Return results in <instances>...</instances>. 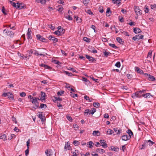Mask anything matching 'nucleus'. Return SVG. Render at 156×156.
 Instances as JSON below:
<instances>
[{"mask_svg":"<svg viewBox=\"0 0 156 156\" xmlns=\"http://www.w3.org/2000/svg\"><path fill=\"white\" fill-rule=\"evenodd\" d=\"M2 96L4 97H8V99L10 100H13V96L12 93L8 92L6 93H3L2 94Z\"/></svg>","mask_w":156,"mask_h":156,"instance_id":"obj_1","label":"nucleus"},{"mask_svg":"<svg viewBox=\"0 0 156 156\" xmlns=\"http://www.w3.org/2000/svg\"><path fill=\"white\" fill-rule=\"evenodd\" d=\"M143 94L141 93V91H137L135 92L134 94H133L132 97L134 98H140L143 97Z\"/></svg>","mask_w":156,"mask_h":156,"instance_id":"obj_2","label":"nucleus"},{"mask_svg":"<svg viewBox=\"0 0 156 156\" xmlns=\"http://www.w3.org/2000/svg\"><path fill=\"white\" fill-rule=\"evenodd\" d=\"M144 76L149 81H154L155 80L154 77L149 74L145 73Z\"/></svg>","mask_w":156,"mask_h":156,"instance_id":"obj_3","label":"nucleus"},{"mask_svg":"<svg viewBox=\"0 0 156 156\" xmlns=\"http://www.w3.org/2000/svg\"><path fill=\"white\" fill-rule=\"evenodd\" d=\"M134 11L137 15H141L142 14V11L140 9L138 6H135L134 7Z\"/></svg>","mask_w":156,"mask_h":156,"instance_id":"obj_4","label":"nucleus"},{"mask_svg":"<svg viewBox=\"0 0 156 156\" xmlns=\"http://www.w3.org/2000/svg\"><path fill=\"white\" fill-rule=\"evenodd\" d=\"M17 9H23L25 8L26 7V5L23 3H16Z\"/></svg>","mask_w":156,"mask_h":156,"instance_id":"obj_5","label":"nucleus"},{"mask_svg":"<svg viewBox=\"0 0 156 156\" xmlns=\"http://www.w3.org/2000/svg\"><path fill=\"white\" fill-rule=\"evenodd\" d=\"M31 101L33 105H35L37 108L39 107V102L38 100H37V98L34 97L33 99Z\"/></svg>","mask_w":156,"mask_h":156,"instance_id":"obj_6","label":"nucleus"},{"mask_svg":"<svg viewBox=\"0 0 156 156\" xmlns=\"http://www.w3.org/2000/svg\"><path fill=\"white\" fill-rule=\"evenodd\" d=\"M88 50L89 51L94 54L98 52L95 49V48L91 46L88 47Z\"/></svg>","mask_w":156,"mask_h":156,"instance_id":"obj_7","label":"nucleus"},{"mask_svg":"<svg viewBox=\"0 0 156 156\" xmlns=\"http://www.w3.org/2000/svg\"><path fill=\"white\" fill-rule=\"evenodd\" d=\"M48 38L49 40L52 41L53 43H56L58 41V39L57 38L51 35H49Z\"/></svg>","mask_w":156,"mask_h":156,"instance_id":"obj_8","label":"nucleus"},{"mask_svg":"<svg viewBox=\"0 0 156 156\" xmlns=\"http://www.w3.org/2000/svg\"><path fill=\"white\" fill-rule=\"evenodd\" d=\"M37 38V40L42 42H45V40H46V39L44 38L42 36H41L40 34H38L36 35Z\"/></svg>","mask_w":156,"mask_h":156,"instance_id":"obj_9","label":"nucleus"},{"mask_svg":"<svg viewBox=\"0 0 156 156\" xmlns=\"http://www.w3.org/2000/svg\"><path fill=\"white\" fill-rule=\"evenodd\" d=\"M100 143L101 144L102 146L104 148H106L108 147L107 144L106 143V141L104 140H99Z\"/></svg>","mask_w":156,"mask_h":156,"instance_id":"obj_10","label":"nucleus"},{"mask_svg":"<svg viewBox=\"0 0 156 156\" xmlns=\"http://www.w3.org/2000/svg\"><path fill=\"white\" fill-rule=\"evenodd\" d=\"M45 152L47 156H51L53 154L52 150L51 149H47Z\"/></svg>","mask_w":156,"mask_h":156,"instance_id":"obj_11","label":"nucleus"},{"mask_svg":"<svg viewBox=\"0 0 156 156\" xmlns=\"http://www.w3.org/2000/svg\"><path fill=\"white\" fill-rule=\"evenodd\" d=\"M31 30L30 29V28H28L27 32V39L29 40H31L32 39V37L31 34Z\"/></svg>","mask_w":156,"mask_h":156,"instance_id":"obj_12","label":"nucleus"},{"mask_svg":"<svg viewBox=\"0 0 156 156\" xmlns=\"http://www.w3.org/2000/svg\"><path fill=\"white\" fill-rule=\"evenodd\" d=\"M86 57L87 58L90 62H93L94 61H96V60L93 57L87 55H85Z\"/></svg>","mask_w":156,"mask_h":156,"instance_id":"obj_13","label":"nucleus"},{"mask_svg":"<svg viewBox=\"0 0 156 156\" xmlns=\"http://www.w3.org/2000/svg\"><path fill=\"white\" fill-rule=\"evenodd\" d=\"M135 70L137 72V73H140L141 74H143L144 75V74L145 73H144L143 70L140 69L139 67H136L135 68Z\"/></svg>","mask_w":156,"mask_h":156,"instance_id":"obj_14","label":"nucleus"},{"mask_svg":"<svg viewBox=\"0 0 156 156\" xmlns=\"http://www.w3.org/2000/svg\"><path fill=\"white\" fill-rule=\"evenodd\" d=\"M39 66L41 67H44L45 69H51V67L49 66L44 64H40Z\"/></svg>","mask_w":156,"mask_h":156,"instance_id":"obj_15","label":"nucleus"},{"mask_svg":"<svg viewBox=\"0 0 156 156\" xmlns=\"http://www.w3.org/2000/svg\"><path fill=\"white\" fill-rule=\"evenodd\" d=\"M126 133L129 134V137L130 139L132 138V137H133V132L130 129H128Z\"/></svg>","mask_w":156,"mask_h":156,"instance_id":"obj_16","label":"nucleus"},{"mask_svg":"<svg viewBox=\"0 0 156 156\" xmlns=\"http://www.w3.org/2000/svg\"><path fill=\"white\" fill-rule=\"evenodd\" d=\"M153 95H152L150 93H146V94H143V97L146 98H150L151 97H153Z\"/></svg>","mask_w":156,"mask_h":156,"instance_id":"obj_17","label":"nucleus"},{"mask_svg":"<svg viewBox=\"0 0 156 156\" xmlns=\"http://www.w3.org/2000/svg\"><path fill=\"white\" fill-rule=\"evenodd\" d=\"M122 139V140L126 141L129 140L130 139L127 135H124L121 136Z\"/></svg>","mask_w":156,"mask_h":156,"instance_id":"obj_18","label":"nucleus"},{"mask_svg":"<svg viewBox=\"0 0 156 156\" xmlns=\"http://www.w3.org/2000/svg\"><path fill=\"white\" fill-rule=\"evenodd\" d=\"M71 148L70 146V144L68 142L66 143L65 144L64 149L66 150H70Z\"/></svg>","mask_w":156,"mask_h":156,"instance_id":"obj_19","label":"nucleus"},{"mask_svg":"<svg viewBox=\"0 0 156 156\" xmlns=\"http://www.w3.org/2000/svg\"><path fill=\"white\" fill-rule=\"evenodd\" d=\"M109 150L113 151L115 152H118L119 150V149L118 147H115L113 146H111L110 147V148H109Z\"/></svg>","mask_w":156,"mask_h":156,"instance_id":"obj_20","label":"nucleus"},{"mask_svg":"<svg viewBox=\"0 0 156 156\" xmlns=\"http://www.w3.org/2000/svg\"><path fill=\"white\" fill-rule=\"evenodd\" d=\"M133 32L135 34L140 33L141 32L140 29L139 28H134Z\"/></svg>","mask_w":156,"mask_h":156,"instance_id":"obj_21","label":"nucleus"},{"mask_svg":"<svg viewBox=\"0 0 156 156\" xmlns=\"http://www.w3.org/2000/svg\"><path fill=\"white\" fill-rule=\"evenodd\" d=\"M111 11L110 8H108L106 12V16H111Z\"/></svg>","mask_w":156,"mask_h":156,"instance_id":"obj_22","label":"nucleus"},{"mask_svg":"<svg viewBox=\"0 0 156 156\" xmlns=\"http://www.w3.org/2000/svg\"><path fill=\"white\" fill-rule=\"evenodd\" d=\"M92 134L94 136H99L100 135V133L99 131H94Z\"/></svg>","mask_w":156,"mask_h":156,"instance_id":"obj_23","label":"nucleus"},{"mask_svg":"<svg viewBox=\"0 0 156 156\" xmlns=\"http://www.w3.org/2000/svg\"><path fill=\"white\" fill-rule=\"evenodd\" d=\"M0 139H2L4 141L6 140V136L5 134H1L0 135Z\"/></svg>","mask_w":156,"mask_h":156,"instance_id":"obj_24","label":"nucleus"},{"mask_svg":"<svg viewBox=\"0 0 156 156\" xmlns=\"http://www.w3.org/2000/svg\"><path fill=\"white\" fill-rule=\"evenodd\" d=\"M90 110L89 109H86L85 110L84 112V114L85 116H89L88 115H90Z\"/></svg>","mask_w":156,"mask_h":156,"instance_id":"obj_25","label":"nucleus"},{"mask_svg":"<svg viewBox=\"0 0 156 156\" xmlns=\"http://www.w3.org/2000/svg\"><path fill=\"white\" fill-rule=\"evenodd\" d=\"M105 150L104 149L100 148H98L96 150V152H99L102 154H103L104 153H105Z\"/></svg>","mask_w":156,"mask_h":156,"instance_id":"obj_26","label":"nucleus"},{"mask_svg":"<svg viewBox=\"0 0 156 156\" xmlns=\"http://www.w3.org/2000/svg\"><path fill=\"white\" fill-rule=\"evenodd\" d=\"M14 33L12 31H8L7 35L10 36L11 37H13Z\"/></svg>","mask_w":156,"mask_h":156,"instance_id":"obj_27","label":"nucleus"},{"mask_svg":"<svg viewBox=\"0 0 156 156\" xmlns=\"http://www.w3.org/2000/svg\"><path fill=\"white\" fill-rule=\"evenodd\" d=\"M117 41L120 44H122L124 43V41H122V39L120 37H117L116 38Z\"/></svg>","mask_w":156,"mask_h":156,"instance_id":"obj_28","label":"nucleus"},{"mask_svg":"<svg viewBox=\"0 0 156 156\" xmlns=\"http://www.w3.org/2000/svg\"><path fill=\"white\" fill-rule=\"evenodd\" d=\"M136 38H137V40H139L140 39H142L144 37V35L142 34H138L136 35Z\"/></svg>","mask_w":156,"mask_h":156,"instance_id":"obj_29","label":"nucleus"},{"mask_svg":"<svg viewBox=\"0 0 156 156\" xmlns=\"http://www.w3.org/2000/svg\"><path fill=\"white\" fill-rule=\"evenodd\" d=\"M34 52L33 54L35 55H39L40 56H45V55L42 54H39L38 51L36 50H34Z\"/></svg>","mask_w":156,"mask_h":156,"instance_id":"obj_30","label":"nucleus"},{"mask_svg":"<svg viewBox=\"0 0 156 156\" xmlns=\"http://www.w3.org/2000/svg\"><path fill=\"white\" fill-rule=\"evenodd\" d=\"M74 18H76V21L77 23H80L81 22L82 19L81 18H79L78 16H75Z\"/></svg>","mask_w":156,"mask_h":156,"instance_id":"obj_31","label":"nucleus"},{"mask_svg":"<svg viewBox=\"0 0 156 156\" xmlns=\"http://www.w3.org/2000/svg\"><path fill=\"white\" fill-rule=\"evenodd\" d=\"M103 54L106 57H107L109 55L111 54L110 52L106 51L103 52Z\"/></svg>","mask_w":156,"mask_h":156,"instance_id":"obj_32","label":"nucleus"},{"mask_svg":"<svg viewBox=\"0 0 156 156\" xmlns=\"http://www.w3.org/2000/svg\"><path fill=\"white\" fill-rule=\"evenodd\" d=\"M71 153L73 154V156H77L79 153V151L78 150H76L74 152H72Z\"/></svg>","mask_w":156,"mask_h":156,"instance_id":"obj_33","label":"nucleus"},{"mask_svg":"<svg viewBox=\"0 0 156 156\" xmlns=\"http://www.w3.org/2000/svg\"><path fill=\"white\" fill-rule=\"evenodd\" d=\"M89 145V147L90 148H92L94 146V143L91 141H90L88 142Z\"/></svg>","mask_w":156,"mask_h":156,"instance_id":"obj_34","label":"nucleus"},{"mask_svg":"<svg viewBox=\"0 0 156 156\" xmlns=\"http://www.w3.org/2000/svg\"><path fill=\"white\" fill-rule=\"evenodd\" d=\"M114 4H119L121 3V0H111Z\"/></svg>","mask_w":156,"mask_h":156,"instance_id":"obj_35","label":"nucleus"},{"mask_svg":"<svg viewBox=\"0 0 156 156\" xmlns=\"http://www.w3.org/2000/svg\"><path fill=\"white\" fill-rule=\"evenodd\" d=\"M94 106L96 108H98L100 106V104L98 102H94L93 103Z\"/></svg>","mask_w":156,"mask_h":156,"instance_id":"obj_36","label":"nucleus"},{"mask_svg":"<svg viewBox=\"0 0 156 156\" xmlns=\"http://www.w3.org/2000/svg\"><path fill=\"white\" fill-rule=\"evenodd\" d=\"M65 17L69 20H72L73 18L70 15H66L65 16Z\"/></svg>","mask_w":156,"mask_h":156,"instance_id":"obj_37","label":"nucleus"},{"mask_svg":"<svg viewBox=\"0 0 156 156\" xmlns=\"http://www.w3.org/2000/svg\"><path fill=\"white\" fill-rule=\"evenodd\" d=\"M63 73L69 76H71L73 75V74L71 73H69L68 71H64Z\"/></svg>","mask_w":156,"mask_h":156,"instance_id":"obj_38","label":"nucleus"},{"mask_svg":"<svg viewBox=\"0 0 156 156\" xmlns=\"http://www.w3.org/2000/svg\"><path fill=\"white\" fill-rule=\"evenodd\" d=\"M96 111V110L94 108H93L91 109L90 110V114H92L93 115L94 112H95Z\"/></svg>","mask_w":156,"mask_h":156,"instance_id":"obj_39","label":"nucleus"},{"mask_svg":"<svg viewBox=\"0 0 156 156\" xmlns=\"http://www.w3.org/2000/svg\"><path fill=\"white\" fill-rule=\"evenodd\" d=\"M10 3L11 4V5L14 7L16 8L17 9V7L16 6V3H15L12 2V1H10Z\"/></svg>","mask_w":156,"mask_h":156,"instance_id":"obj_40","label":"nucleus"},{"mask_svg":"<svg viewBox=\"0 0 156 156\" xmlns=\"http://www.w3.org/2000/svg\"><path fill=\"white\" fill-rule=\"evenodd\" d=\"M109 45L111 47L115 49H117L118 48V47L116 46L114 44L110 43L109 44Z\"/></svg>","mask_w":156,"mask_h":156,"instance_id":"obj_41","label":"nucleus"},{"mask_svg":"<svg viewBox=\"0 0 156 156\" xmlns=\"http://www.w3.org/2000/svg\"><path fill=\"white\" fill-rule=\"evenodd\" d=\"M83 40L89 43L90 42V39L87 37H84Z\"/></svg>","mask_w":156,"mask_h":156,"instance_id":"obj_42","label":"nucleus"},{"mask_svg":"<svg viewBox=\"0 0 156 156\" xmlns=\"http://www.w3.org/2000/svg\"><path fill=\"white\" fill-rule=\"evenodd\" d=\"M144 10L146 13H148L149 12V8L147 6L145 5L144 8Z\"/></svg>","mask_w":156,"mask_h":156,"instance_id":"obj_43","label":"nucleus"},{"mask_svg":"<svg viewBox=\"0 0 156 156\" xmlns=\"http://www.w3.org/2000/svg\"><path fill=\"white\" fill-rule=\"evenodd\" d=\"M39 107L40 108H44V107L47 108V106L46 104H41Z\"/></svg>","mask_w":156,"mask_h":156,"instance_id":"obj_44","label":"nucleus"},{"mask_svg":"<svg viewBox=\"0 0 156 156\" xmlns=\"http://www.w3.org/2000/svg\"><path fill=\"white\" fill-rule=\"evenodd\" d=\"M73 144L75 146H78L80 144V143L78 141L74 140L73 142Z\"/></svg>","mask_w":156,"mask_h":156,"instance_id":"obj_45","label":"nucleus"},{"mask_svg":"<svg viewBox=\"0 0 156 156\" xmlns=\"http://www.w3.org/2000/svg\"><path fill=\"white\" fill-rule=\"evenodd\" d=\"M121 30V32H122L124 35L126 36H129V34L128 32L125 31L122 32V30Z\"/></svg>","mask_w":156,"mask_h":156,"instance_id":"obj_46","label":"nucleus"},{"mask_svg":"<svg viewBox=\"0 0 156 156\" xmlns=\"http://www.w3.org/2000/svg\"><path fill=\"white\" fill-rule=\"evenodd\" d=\"M113 133V131L110 129H109L107 131V134L110 135L112 134Z\"/></svg>","mask_w":156,"mask_h":156,"instance_id":"obj_47","label":"nucleus"},{"mask_svg":"<svg viewBox=\"0 0 156 156\" xmlns=\"http://www.w3.org/2000/svg\"><path fill=\"white\" fill-rule=\"evenodd\" d=\"M115 66L118 68L120 67L121 66L120 62H117L115 64Z\"/></svg>","mask_w":156,"mask_h":156,"instance_id":"obj_48","label":"nucleus"},{"mask_svg":"<svg viewBox=\"0 0 156 156\" xmlns=\"http://www.w3.org/2000/svg\"><path fill=\"white\" fill-rule=\"evenodd\" d=\"M63 9V8L62 7V6L59 5L58 6V10L60 12H62Z\"/></svg>","mask_w":156,"mask_h":156,"instance_id":"obj_49","label":"nucleus"},{"mask_svg":"<svg viewBox=\"0 0 156 156\" xmlns=\"http://www.w3.org/2000/svg\"><path fill=\"white\" fill-rule=\"evenodd\" d=\"M62 99L61 98H60L59 97H58V98L57 101H56V103H57V104L60 103V101H62Z\"/></svg>","mask_w":156,"mask_h":156,"instance_id":"obj_50","label":"nucleus"},{"mask_svg":"<svg viewBox=\"0 0 156 156\" xmlns=\"http://www.w3.org/2000/svg\"><path fill=\"white\" fill-rule=\"evenodd\" d=\"M43 112H39L38 117L39 118H41L43 117Z\"/></svg>","mask_w":156,"mask_h":156,"instance_id":"obj_51","label":"nucleus"},{"mask_svg":"<svg viewBox=\"0 0 156 156\" xmlns=\"http://www.w3.org/2000/svg\"><path fill=\"white\" fill-rule=\"evenodd\" d=\"M68 69L69 70H71L73 72H75L76 73H78V72L76 71L75 70L74 68H73L69 67Z\"/></svg>","mask_w":156,"mask_h":156,"instance_id":"obj_52","label":"nucleus"},{"mask_svg":"<svg viewBox=\"0 0 156 156\" xmlns=\"http://www.w3.org/2000/svg\"><path fill=\"white\" fill-rule=\"evenodd\" d=\"M70 93H71V95L73 98H75V97H77L78 96V95L76 94H73L72 92H70Z\"/></svg>","mask_w":156,"mask_h":156,"instance_id":"obj_53","label":"nucleus"},{"mask_svg":"<svg viewBox=\"0 0 156 156\" xmlns=\"http://www.w3.org/2000/svg\"><path fill=\"white\" fill-rule=\"evenodd\" d=\"M54 34L57 35H61V32L59 30H57L54 32Z\"/></svg>","mask_w":156,"mask_h":156,"instance_id":"obj_54","label":"nucleus"},{"mask_svg":"<svg viewBox=\"0 0 156 156\" xmlns=\"http://www.w3.org/2000/svg\"><path fill=\"white\" fill-rule=\"evenodd\" d=\"M64 93V91H61L60 92L58 91L57 92V94L58 95H61L62 94H63Z\"/></svg>","mask_w":156,"mask_h":156,"instance_id":"obj_55","label":"nucleus"},{"mask_svg":"<svg viewBox=\"0 0 156 156\" xmlns=\"http://www.w3.org/2000/svg\"><path fill=\"white\" fill-rule=\"evenodd\" d=\"M2 11L3 13L5 15H6L7 14L6 12H5V9L4 6L2 7Z\"/></svg>","mask_w":156,"mask_h":156,"instance_id":"obj_56","label":"nucleus"},{"mask_svg":"<svg viewBox=\"0 0 156 156\" xmlns=\"http://www.w3.org/2000/svg\"><path fill=\"white\" fill-rule=\"evenodd\" d=\"M20 95L21 97H24L26 95V94L24 92H22L20 93Z\"/></svg>","mask_w":156,"mask_h":156,"instance_id":"obj_57","label":"nucleus"},{"mask_svg":"<svg viewBox=\"0 0 156 156\" xmlns=\"http://www.w3.org/2000/svg\"><path fill=\"white\" fill-rule=\"evenodd\" d=\"M127 76L128 79H131L133 77V75L131 74H127Z\"/></svg>","mask_w":156,"mask_h":156,"instance_id":"obj_58","label":"nucleus"},{"mask_svg":"<svg viewBox=\"0 0 156 156\" xmlns=\"http://www.w3.org/2000/svg\"><path fill=\"white\" fill-rule=\"evenodd\" d=\"M149 143V145L150 146L152 145L154 143L152 141L150 140L148 141V143Z\"/></svg>","mask_w":156,"mask_h":156,"instance_id":"obj_59","label":"nucleus"},{"mask_svg":"<svg viewBox=\"0 0 156 156\" xmlns=\"http://www.w3.org/2000/svg\"><path fill=\"white\" fill-rule=\"evenodd\" d=\"M83 79H82V80L83 81H84L85 82H89V80H88L87 78H85V77H83L82 78Z\"/></svg>","mask_w":156,"mask_h":156,"instance_id":"obj_60","label":"nucleus"},{"mask_svg":"<svg viewBox=\"0 0 156 156\" xmlns=\"http://www.w3.org/2000/svg\"><path fill=\"white\" fill-rule=\"evenodd\" d=\"M86 12L89 15L93 14V13L90 9H88Z\"/></svg>","mask_w":156,"mask_h":156,"instance_id":"obj_61","label":"nucleus"},{"mask_svg":"<svg viewBox=\"0 0 156 156\" xmlns=\"http://www.w3.org/2000/svg\"><path fill=\"white\" fill-rule=\"evenodd\" d=\"M46 94L45 93L43 92L42 91L41 92V97L45 98Z\"/></svg>","mask_w":156,"mask_h":156,"instance_id":"obj_62","label":"nucleus"},{"mask_svg":"<svg viewBox=\"0 0 156 156\" xmlns=\"http://www.w3.org/2000/svg\"><path fill=\"white\" fill-rule=\"evenodd\" d=\"M83 3L86 6H87L88 3V2L87 1V0H83Z\"/></svg>","mask_w":156,"mask_h":156,"instance_id":"obj_63","label":"nucleus"},{"mask_svg":"<svg viewBox=\"0 0 156 156\" xmlns=\"http://www.w3.org/2000/svg\"><path fill=\"white\" fill-rule=\"evenodd\" d=\"M151 8L152 9H154L156 8V5L154 4L153 5H151Z\"/></svg>","mask_w":156,"mask_h":156,"instance_id":"obj_64","label":"nucleus"}]
</instances>
